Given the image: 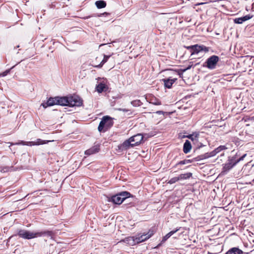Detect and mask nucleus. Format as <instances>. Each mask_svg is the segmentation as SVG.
<instances>
[{
	"label": "nucleus",
	"instance_id": "32",
	"mask_svg": "<svg viewBox=\"0 0 254 254\" xmlns=\"http://www.w3.org/2000/svg\"><path fill=\"white\" fill-rule=\"evenodd\" d=\"M10 69H7L4 72L0 73V77H3L7 75L10 72Z\"/></svg>",
	"mask_w": 254,
	"mask_h": 254
},
{
	"label": "nucleus",
	"instance_id": "23",
	"mask_svg": "<svg viewBox=\"0 0 254 254\" xmlns=\"http://www.w3.org/2000/svg\"><path fill=\"white\" fill-rule=\"evenodd\" d=\"M111 56L112 55L107 56V55H104V58L102 60V61L100 62V63L98 64H96V65H94V66L95 67H98V68H100V67H102V66L108 61V60L111 57Z\"/></svg>",
	"mask_w": 254,
	"mask_h": 254
},
{
	"label": "nucleus",
	"instance_id": "29",
	"mask_svg": "<svg viewBox=\"0 0 254 254\" xmlns=\"http://www.w3.org/2000/svg\"><path fill=\"white\" fill-rule=\"evenodd\" d=\"M179 181V178L178 177H175L171 178L170 180H169L168 182V183L169 184H173L177 182H178Z\"/></svg>",
	"mask_w": 254,
	"mask_h": 254
},
{
	"label": "nucleus",
	"instance_id": "18",
	"mask_svg": "<svg viewBox=\"0 0 254 254\" xmlns=\"http://www.w3.org/2000/svg\"><path fill=\"white\" fill-rule=\"evenodd\" d=\"M177 78L174 79H163L162 81L164 83L165 86L167 88H170L173 84L176 81Z\"/></svg>",
	"mask_w": 254,
	"mask_h": 254
},
{
	"label": "nucleus",
	"instance_id": "7",
	"mask_svg": "<svg viewBox=\"0 0 254 254\" xmlns=\"http://www.w3.org/2000/svg\"><path fill=\"white\" fill-rule=\"evenodd\" d=\"M17 234L20 238L28 240L39 237L40 236L37 232H31L25 230H19Z\"/></svg>",
	"mask_w": 254,
	"mask_h": 254
},
{
	"label": "nucleus",
	"instance_id": "13",
	"mask_svg": "<svg viewBox=\"0 0 254 254\" xmlns=\"http://www.w3.org/2000/svg\"><path fill=\"white\" fill-rule=\"evenodd\" d=\"M253 17V15L248 14L243 17L235 18L233 19V21L235 23L242 24L244 22L252 18Z\"/></svg>",
	"mask_w": 254,
	"mask_h": 254
},
{
	"label": "nucleus",
	"instance_id": "15",
	"mask_svg": "<svg viewBox=\"0 0 254 254\" xmlns=\"http://www.w3.org/2000/svg\"><path fill=\"white\" fill-rule=\"evenodd\" d=\"M180 230V228H177L174 230H172L169 232L168 234H167L165 236H164L162 238V240L161 242V243L158 245L157 246V248L159 247L160 246H161L162 244L164 243L168 239H169L172 235H173L174 234L176 233L177 231H178Z\"/></svg>",
	"mask_w": 254,
	"mask_h": 254
},
{
	"label": "nucleus",
	"instance_id": "22",
	"mask_svg": "<svg viewBox=\"0 0 254 254\" xmlns=\"http://www.w3.org/2000/svg\"><path fill=\"white\" fill-rule=\"evenodd\" d=\"M107 89V85L103 82H101L96 86V89L99 93H102Z\"/></svg>",
	"mask_w": 254,
	"mask_h": 254
},
{
	"label": "nucleus",
	"instance_id": "26",
	"mask_svg": "<svg viewBox=\"0 0 254 254\" xmlns=\"http://www.w3.org/2000/svg\"><path fill=\"white\" fill-rule=\"evenodd\" d=\"M37 234H39V237L44 235H47L49 237H52L54 235V233L53 231L49 230L38 232Z\"/></svg>",
	"mask_w": 254,
	"mask_h": 254
},
{
	"label": "nucleus",
	"instance_id": "35",
	"mask_svg": "<svg viewBox=\"0 0 254 254\" xmlns=\"http://www.w3.org/2000/svg\"><path fill=\"white\" fill-rule=\"evenodd\" d=\"M26 144L27 146H34V145H35V141H27Z\"/></svg>",
	"mask_w": 254,
	"mask_h": 254
},
{
	"label": "nucleus",
	"instance_id": "14",
	"mask_svg": "<svg viewBox=\"0 0 254 254\" xmlns=\"http://www.w3.org/2000/svg\"><path fill=\"white\" fill-rule=\"evenodd\" d=\"M57 105L61 106H68V97H57Z\"/></svg>",
	"mask_w": 254,
	"mask_h": 254
},
{
	"label": "nucleus",
	"instance_id": "41",
	"mask_svg": "<svg viewBox=\"0 0 254 254\" xmlns=\"http://www.w3.org/2000/svg\"><path fill=\"white\" fill-rule=\"evenodd\" d=\"M231 129L229 128V129L227 130L226 131V133H228L229 131H230Z\"/></svg>",
	"mask_w": 254,
	"mask_h": 254
},
{
	"label": "nucleus",
	"instance_id": "16",
	"mask_svg": "<svg viewBox=\"0 0 254 254\" xmlns=\"http://www.w3.org/2000/svg\"><path fill=\"white\" fill-rule=\"evenodd\" d=\"M57 97H55L54 98L51 97L48 99L47 103H43L42 105L44 108H46L48 106H52L54 105H57Z\"/></svg>",
	"mask_w": 254,
	"mask_h": 254
},
{
	"label": "nucleus",
	"instance_id": "43",
	"mask_svg": "<svg viewBox=\"0 0 254 254\" xmlns=\"http://www.w3.org/2000/svg\"><path fill=\"white\" fill-rule=\"evenodd\" d=\"M226 126V123H225L224 124H223V126Z\"/></svg>",
	"mask_w": 254,
	"mask_h": 254
},
{
	"label": "nucleus",
	"instance_id": "6",
	"mask_svg": "<svg viewBox=\"0 0 254 254\" xmlns=\"http://www.w3.org/2000/svg\"><path fill=\"white\" fill-rule=\"evenodd\" d=\"M154 234V231L151 229H150L147 233H143L142 235L140 236H138L134 238V237H130L128 238L129 239H131L133 241L134 243H140L149 239L152 236H153Z\"/></svg>",
	"mask_w": 254,
	"mask_h": 254
},
{
	"label": "nucleus",
	"instance_id": "40",
	"mask_svg": "<svg viewBox=\"0 0 254 254\" xmlns=\"http://www.w3.org/2000/svg\"><path fill=\"white\" fill-rule=\"evenodd\" d=\"M223 150H224L226 149H227V147H226L225 146H224V145H223Z\"/></svg>",
	"mask_w": 254,
	"mask_h": 254
},
{
	"label": "nucleus",
	"instance_id": "9",
	"mask_svg": "<svg viewBox=\"0 0 254 254\" xmlns=\"http://www.w3.org/2000/svg\"><path fill=\"white\" fill-rule=\"evenodd\" d=\"M68 106H80L82 104V100L77 96H68Z\"/></svg>",
	"mask_w": 254,
	"mask_h": 254
},
{
	"label": "nucleus",
	"instance_id": "21",
	"mask_svg": "<svg viewBox=\"0 0 254 254\" xmlns=\"http://www.w3.org/2000/svg\"><path fill=\"white\" fill-rule=\"evenodd\" d=\"M199 136V134L198 133L193 132L192 134L187 135L186 137L189 138L193 142H197L198 141Z\"/></svg>",
	"mask_w": 254,
	"mask_h": 254
},
{
	"label": "nucleus",
	"instance_id": "19",
	"mask_svg": "<svg viewBox=\"0 0 254 254\" xmlns=\"http://www.w3.org/2000/svg\"><path fill=\"white\" fill-rule=\"evenodd\" d=\"M192 148L190 142L187 140L183 146V151L185 153L187 154L190 152Z\"/></svg>",
	"mask_w": 254,
	"mask_h": 254
},
{
	"label": "nucleus",
	"instance_id": "4",
	"mask_svg": "<svg viewBox=\"0 0 254 254\" xmlns=\"http://www.w3.org/2000/svg\"><path fill=\"white\" fill-rule=\"evenodd\" d=\"M131 194L127 191H123L116 195L113 196L111 198L112 202L117 204H121L124 200L130 196Z\"/></svg>",
	"mask_w": 254,
	"mask_h": 254
},
{
	"label": "nucleus",
	"instance_id": "17",
	"mask_svg": "<svg viewBox=\"0 0 254 254\" xmlns=\"http://www.w3.org/2000/svg\"><path fill=\"white\" fill-rule=\"evenodd\" d=\"M246 253L239 248L233 247L229 250L225 254H245Z\"/></svg>",
	"mask_w": 254,
	"mask_h": 254
},
{
	"label": "nucleus",
	"instance_id": "24",
	"mask_svg": "<svg viewBox=\"0 0 254 254\" xmlns=\"http://www.w3.org/2000/svg\"><path fill=\"white\" fill-rule=\"evenodd\" d=\"M192 174L191 173L189 172L185 174H181L178 177L179 178V181H180L189 179L192 177Z\"/></svg>",
	"mask_w": 254,
	"mask_h": 254
},
{
	"label": "nucleus",
	"instance_id": "8",
	"mask_svg": "<svg viewBox=\"0 0 254 254\" xmlns=\"http://www.w3.org/2000/svg\"><path fill=\"white\" fill-rule=\"evenodd\" d=\"M209 157V156L207 154H205L203 155L199 156L197 157H196V158H194V159H193L192 160L185 159L184 160H182V161H180L178 162L177 163H176L173 166V167L176 168L177 166H178L179 165H185V164L190 163L192 162L193 160L198 161V160H201V159H205V158H208Z\"/></svg>",
	"mask_w": 254,
	"mask_h": 254
},
{
	"label": "nucleus",
	"instance_id": "3",
	"mask_svg": "<svg viewBox=\"0 0 254 254\" xmlns=\"http://www.w3.org/2000/svg\"><path fill=\"white\" fill-rule=\"evenodd\" d=\"M184 47L190 51L191 55L198 54L201 52L207 53L209 51V47H207L203 45L195 44L191 46H184Z\"/></svg>",
	"mask_w": 254,
	"mask_h": 254
},
{
	"label": "nucleus",
	"instance_id": "36",
	"mask_svg": "<svg viewBox=\"0 0 254 254\" xmlns=\"http://www.w3.org/2000/svg\"><path fill=\"white\" fill-rule=\"evenodd\" d=\"M110 13H108V12H105L104 13H100V14H97V15H96L95 16H98V17H101L102 16H104V15H109Z\"/></svg>",
	"mask_w": 254,
	"mask_h": 254
},
{
	"label": "nucleus",
	"instance_id": "39",
	"mask_svg": "<svg viewBox=\"0 0 254 254\" xmlns=\"http://www.w3.org/2000/svg\"><path fill=\"white\" fill-rule=\"evenodd\" d=\"M101 57H97L96 58V61H97L98 59H99V60L101 59Z\"/></svg>",
	"mask_w": 254,
	"mask_h": 254
},
{
	"label": "nucleus",
	"instance_id": "11",
	"mask_svg": "<svg viewBox=\"0 0 254 254\" xmlns=\"http://www.w3.org/2000/svg\"><path fill=\"white\" fill-rule=\"evenodd\" d=\"M134 147L132 143L130 140L129 138L127 140H126L123 143L121 144L118 146L119 149L123 151L127 150L130 148V147Z\"/></svg>",
	"mask_w": 254,
	"mask_h": 254
},
{
	"label": "nucleus",
	"instance_id": "31",
	"mask_svg": "<svg viewBox=\"0 0 254 254\" xmlns=\"http://www.w3.org/2000/svg\"><path fill=\"white\" fill-rule=\"evenodd\" d=\"M223 223H224L226 227L229 226L231 225V222L226 216L225 219H223Z\"/></svg>",
	"mask_w": 254,
	"mask_h": 254
},
{
	"label": "nucleus",
	"instance_id": "12",
	"mask_svg": "<svg viewBox=\"0 0 254 254\" xmlns=\"http://www.w3.org/2000/svg\"><path fill=\"white\" fill-rule=\"evenodd\" d=\"M100 150V146L99 144L94 145L89 149L86 150L84 154L86 155H91L95 153H98Z\"/></svg>",
	"mask_w": 254,
	"mask_h": 254
},
{
	"label": "nucleus",
	"instance_id": "37",
	"mask_svg": "<svg viewBox=\"0 0 254 254\" xmlns=\"http://www.w3.org/2000/svg\"><path fill=\"white\" fill-rule=\"evenodd\" d=\"M155 113L159 115H164L166 113L162 111H158Z\"/></svg>",
	"mask_w": 254,
	"mask_h": 254
},
{
	"label": "nucleus",
	"instance_id": "28",
	"mask_svg": "<svg viewBox=\"0 0 254 254\" xmlns=\"http://www.w3.org/2000/svg\"><path fill=\"white\" fill-rule=\"evenodd\" d=\"M50 141L49 140H43L40 138H38L36 139V141H35V145H42L44 144L48 143Z\"/></svg>",
	"mask_w": 254,
	"mask_h": 254
},
{
	"label": "nucleus",
	"instance_id": "38",
	"mask_svg": "<svg viewBox=\"0 0 254 254\" xmlns=\"http://www.w3.org/2000/svg\"><path fill=\"white\" fill-rule=\"evenodd\" d=\"M228 74H226V75H224L223 74V80H227V81H231V80H229V77H228Z\"/></svg>",
	"mask_w": 254,
	"mask_h": 254
},
{
	"label": "nucleus",
	"instance_id": "44",
	"mask_svg": "<svg viewBox=\"0 0 254 254\" xmlns=\"http://www.w3.org/2000/svg\"><path fill=\"white\" fill-rule=\"evenodd\" d=\"M221 147H222V146H220L219 148H221Z\"/></svg>",
	"mask_w": 254,
	"mask_h": 254
},
{
	"label": "nucleus",
	"instance_id": "27",
	"mask_svg": "<svg viewBox=\"0 0 254 254\" xmlns=\"http://www.w3.org/2000/svg\"><path fill=\"white\" fill-rule=\"evenodd\" d=\"M95 5L98 8H103L106 6V2L104 0H98L95 2Z\"/></svg>",
	"mask_w": 254,
	"mask_h": 254
},
{
	"label": "nucleus",
	"instance_id": "34",
	"mask_svg": "<svg viewBox=\"0 0 254 254\" xmlns=\"http://www.w3.org/2000/svg\"><path fill=\"white\" fill-rule=\"evenodd\" d=\"M229 11L227 9L225 8L224 4H223V15H224V14L227 15H231V14H230L229 13Z\"/></svg>",
	"mask_w": 254,
	"mask_h": 254
},
{
	"label": "nucleus",
	"instance_id": "2",
	"mask_svg": "<svg viewBox=\"0 0 254 254\" xmlns=\"http://www.w3.org/2000/svg\"><path fill=\"white\" fill-rule=\"evenodd\" d=\"M114 125L113 118L109 116H103L98 127L100 132H105L110 129Z\"/></svg>",
	"mask_w": 254,
	"mask_h": 254
},
{
	"label": "nucleus",
	"instance_id": "1",
	"mask_svg": "<svg viewBox=\"0 0 254 254\" xmlns=\"http://www.w3.org/2000/svg\"><path fill=\"white\" fill-rule=\"evenodd\" d=\"M246 155L247 154H245L239 158H237L236 154L233 156L229 157L228 160L224 164V166H223V175L229 172L240 161L243 160Z\"/></svg>",
	"mask_w": 254,
	"mask_h": 254
},
{
	"label": "nucleus",
	"instance_id": "10",
	"mask_svg": "<svg viewBox=\"0 0 254 254\" xmlns=\"http://www.w3.org/2000/svg\"><path fill=\"white\" fill-rule=\"evenodd\" d=\"M129 138L132 143L133 146H135L138 145L141 143L143 139V136L142 134L138 133L130 137Z\"/></svg>",
	"mask_w": 254,
	"mask_h": 254
},
{
	"label": "nucleus",
	"instance_id": "30",
	"mask_svg": "<svg viewBox=\"0 0 254 254\" xmlns=\"http://www.w3.org/2000/svg\"><path fill=\"white\" fill-rule=\"evenodd\" d=\"M131 104L133 106H139L141 105L142 103L139 100H135L131 101Z\"/></svg>",
	"mask_w": 254,
	"mask_h": 254
},
{
	"label": "nucleus",
	"instance_id": "20",
	"mask_svg": "<svg viewBox=\"0 0 254 254\" xmlns=\"http://www.w3.org/2000/svg\"><path fill=\"white\" fill-rule=\"evenodd\" d=\"M150 103L154 104L155 105H161V102L155 97L150 95L147 98Z\"/></svg>",
	"mask_w": 254,
	"mask_h": 254
},
{
	"label": "nucleus",
	"instance_id": "33",
	"mask_svg": "<svg viewBox=\"0 0 254 254\" xmlns=\"http://www.w3.org/2000/svg\"><path fill=\"white\" fill-rule=\"evenodd\" d=\"M26 142L27 141H20V142H18V143H16L15 144L13 143H10V145H14V144H16V145H26Z\"/></svg>",
	"mask_w": 254,
	"mask_h": 254
},
{
	"label": "nucleus",
	"instance_id": "42",
	"mask_svg": "<svg viewBox=\"0 0 254 254\" xmlns=\"http://www.w3.org/2000/svg\"><path fill=\"white\" fill-rule=\"evenodd\" d=\"M186 136H187V135H183V136L182 137V138H185V137H186Z\"/></svg>",
	"mask_w": 254,
	"mask_h": 254
},
{
	"label": "nucleus",
	"instance_id": "25",
	"mask_svg": "<svg viewBox=\"0 0 254 254\" xmlns=\"http://www.w3.org/2000/svg\"><path fill=\"white\" fill-rule=\"evenodd\" d=\"M191 67V65H189L188 67L185 69H171V70L174 71L178 73V74L180 76V77H183V73L185 72L186 70L190 69Z\"/></svg>",
	"mask_w": 254,
	"mask_h": 254
},
{
	"label": "nucleus",
	"instance_id": "5",
	"mask_svg": "<svg viewBox=\"0 0 254 254\" xmlns=\"http://www.w3.org/2000/svg\"><path fill=\"white\" fill-rule=\"evenodd\" d=\"M219 58L218 56L213 55L208 58L203 64V66L209 69H213L216 67Z\"/></svg>",
	"mask_w": 254,
	"mask_h": 254
}]
</instances>
